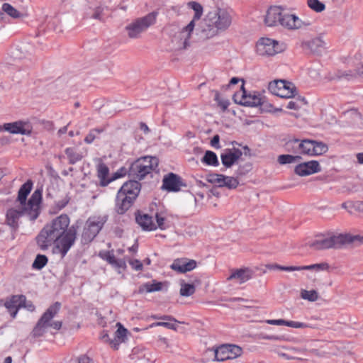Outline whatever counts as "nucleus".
I'll list each match as a JSON object with an SVG mask.
<instances>
[{"label": "nucleus", "instance_id": "1", "mask_svg": "<svg viewBox=\"0 0 363 363\" xmlns=\"http://www.w3.org/2000/svg\"><path fill=\"white\" fill-rule=\"evenodd\" d=\"M69 216L62 214L46 224L36 237L38 247L45 251L55 245L62 257H65L74 244L77 233V226L72 225L69 228Z\"/></svg>", "mask_w": 363, "mask_h": 363}, {"label": "nucleus", "instance_id": "33", "mask_svg": "<svg viewBox=\"0 0 363 363\" xmlns=\"http://www.w3.org/2000/svg\"><path fill=\"white\" fill-rule=\"evenodd\" d=\"M65 152L69 160V163L71 164H76L83 157L82 154L73 147H67L65 150Z\"/></svg>", "mask_w": 363, "mask_h": 363}, {"label": "nucleus", "instance_id": "63", "mask_svg": "<svg viewBox=\"0 0 363 363\" xmlns=\"http://www.w3.org/2000/svg\"><path fill=\"white\" fill-rule=\"evenodd\" d=\"M67 131V125H65L58 130L57 134L60 136L65 133H66Z\"/></svg>", "mask_w": 363, "mask_h": 363}, {"label": "nucleus", "instance_id": "61", "mask_svg": "<svg viewBox=\"0 0 363 363\" xmlns=\"http://www.w3.org/2000/svg\"><path fill=\"white\" fill-rule=\"evenodd\" d=\"M140 130H143L145 134L148 133L150 132V129L146 123L141 122L140 123Z\"/></svg>", "mask_w": 363, "mask_h": 363}, {"label": "nucleus", "instance_id": "56", "mask_svg": "<svg viewBox=\"0 0 363 363\" xmlns=\"http://www.w3.org/2000/svg\"><path fill=\"white\" fill-rule=\"evenodd\" d=\"M298 143H297L298 155H304L306 139H304V140L298 139Z\"/></svg>", "mask_w": 363, "mask_h": 363}, {"label": "nucleus", "instance_id": "39", "mask_svg": "<svg viewBox=\"0 0 363 363\" xmlns=\"http://www.w3.org/2000/svg\"><path fill=\"white\" fill-rule=\"evenodd\" d=\"M2 10L14 18H17L21 16V13L8 3L3 4Z\"/></svg>", "mask_w": 363, "mask_h": 363}, {"label": "nucleus", "instance_id": "26", "mask_svg": "<svg viewBox=\"0 0 363 363\" xmlns=\"http://www.w3.org/2000/svg\"><path fill=\"white\" fill-rule=\"evenodd\" d=\"M134 201L133 200H130L127 196H124V194L118 191L116 198L115 210L118 214H123L132 206Z\"/></svg>", "mask_w": 363, "mask_h": 363}, {"label": "nucleus", "instance_id": "32", "mask_svg": "<svg viewBox=\"0 0 363 363\" xmlns=\"http://www.w3.org/2000/svg\"><path fill=\"white\" fill-rule=\"evenodd\" d=\"M329 269L330 265L327 262L316 263L304 266H295V271L313 270L318 272L321 271H328Z\"/></svg>", "mask_w": 363, "mask_h": 363}, {"label": "nucleus", "instance_id": "59", "mask_svg": "<svg viewBox=\"0 0 363 363\" xmlns=\"http://www.w3.org/2000/svg\"><path fill=\"white\" fill-rule=\"evenodd\" d=\"M78 363H93V360L86 355H82L78 358Z\"/></svg>", "mask_w": 363, "mask_h": 363}, {"label": "nucleus", "instance_id": "45", "mask_svg": "<svg viewBox=\"0 0 363 363\" xmlns=\"http://www.w3.org/2000/svg\"><path fill=\"white\" fill-rule=\"evenodd\" d=\"M297 143H298V141L296 138L289 140L285 144L286 150L289 152L298 154Z\"/></svg>", "mask_w": 363, "mask_h": 363}, {"label": "nucleus", "instance_id": "31", "mask_svg": "<svg viewBox=\"0 0 363 363\" xmlns=\"http://www.w3.org/2000/svg\"><path fill=\"white\" fill-rule=\"evenodd\" d=\"M109 169L104 163H100L97 166V177L100 180V185L106 186L112 182L108 177Z\"/></svg>", "mask_w": 363, "mask_h": 363}, {"label": "nucleus", "instance_id": "34", "mask_svg": "<svg viewBox=\"0 0 363 363\" xmlns=\"http://www.w3.org/2000/svg\"><path fill=\"white\" fill-rule=\"evenodd\" d=\"M201 162L212 167H218L219 161L216 154L211 150H207L201 159Z\"/></svg>", "mask_w": 363, "mask_h": 363}, {"label": "nucleus", "instance_id": "29", "mask_svg": "<svg viewBox=\"0 0 363 363\" xmlns=\"http://www.w3.org/2000/svg\"><path fill=\"white\" fill-rule=\"evenodd\" d=\"M305 46L313 53L320 55L325 49V43L320 37H318L306 42Z\"/></svg>", "mask_w": 363, "mask_h": 363}, {"label": "nucleus", "instance_id": "2", "mask_svg": "<svg viewBox=\"0 0 363 363\" xmlns=\"http://www.w3.org/2000/svg\"><path fill=\"white\" fill-rule=\"evenodd\" d=\"M42 201V190L37 189L32 194L26 206L14 203V206L9 208L6 213V223L11 228L18 227L19 219L26 216L30 220H35L40 214V204Z\"/></svg>", "mask_w": 363, "mask_h": 363}, {"label": "nucleus", "instance_id": "30", "mask_svg": "<svg viewBox=\"0 0 363 363\" xmlns=\"http://www.w3.org/2000/svg\"><path fill=\"white\" fill-rule=\"evenodd\" d=\"M252 277V272L248 268L237 269L232 272L228 278V280L237 279L238 282L242 284L250 280Z\"/></svg>", "mask_w": 363, "mask_h": 363}, {"label": "nucleus", "instance_id": "25", "mask_svg": "<svg viewBox=\"0 0 363 363\" xmlns=\"http://www.w3.org/2000/svg\"><path fill=\"white\" fill-rule=\"evenodd\" d=\"M357 78H363V64L361 68H358L355 71L352 70H338L333 77H331V79H345L347 81L354 80Z\"/></svg>", "mask_w": 363, "mask_h": 363}, {"label": "nucleus", "instance_id": "49", "mask_svg": "<svg viewBox=\"0 0 363 363\" xmlns=\"http://www.w3.org/2000/svg\"><path fill=\"white\" fill-rule=\"evenodd\" d=\"M215 101H217L218 106L223 110H225L230 104V102L228 99H220V94L218 91L216 93L215 95Z\"/></svg>", "mask_w": 363, "mask_h": 363}, {"label": "nucleus", "instance_id": "52", "mask_svg": "<svg viewBox=\"0 0 363 363\" xmlns=\"http://www.w3.org/2000/svg\"><path fill=\"white\" fill-rule=\"evenodd\" d=\"M155 218H156V222H157V223H155L156 225H157V228H160V229H164L165 228V226H164L165 218H164V217H163L160 213H157L155 215Z\"/></svg>", "mask_w": 363, "mask_h": 363}, {"label": "nucleus", "instance_id": "18", "mask_svg": "<svg viewBox=\"0 0 363 363\" xmlns=\"http://www.w3.org/2000/svg\"><path fill=\"white\" fill-rule=\"evenodd\" d=\"M242 155V152L240 149L227 148L220 155L221 162L225 168H230L238 162Z\"/></svg>", "mask_w": 363, "mask_h": 363}, {"label": "nucleus", "instance_id": "35", "mask_svg": "<svg viewBox=\"0 0 363 363\" xmlns=\"http://www.w3.org/2000/svg\"><path fill=\"white\" fill-rule=\"evenodd\" d=\"M340 238L342 240V247L346 244L353 243L356 242H359L360 243L363 242V236L359 235H353L348 233H340Z\"/></svg>", "mask_w": 363, "mask_h": 363}, {"label": "nucleus", "instance_id": "4", "mask_svg": "<svg viewBox=\"0 0 363 363\" xmlns=\"http://www.w3.org/2000/svg\"><path fill=\"white\" fill-rule=\"evenodd\" d=\"M159 159L157 157L145 156L134 161L128 170L129 176L142 180L148 175L152 177L154 173H157Z\"/></svg>", "mask_w": 363, "mask_h": 363}, {"label": "nucleus", "instance_id": "54", "mask_svg": "<svg viewBox=\"0 0 363 363\" xmlns=\"http://www.w3.org/2000/svg\"><path fill=\"white\" fill-rule=\"evenodd\" d=\"M266 323L272 325H286V320L284 319H269L266 320Z\"/></svg>", "mask_w": 363, "mask_h": 363}, {"label": "nucleus", "instance_id": "11", "mask_svg": "<svg viewBox=\"0 0 363 363\" xmlns=\"http://www.w3.org/2000/svg\"><path fill=\"white\" fill-rule=\"evenodd\" d=\"M286 49V45L269 38H261L257 43L256 51L259 55L270 57L281 53Z\"/></svg>", "mask_w": 363, "mask_h": 363}, {"label": "nucleus", "instance_id": "58", "mask_svg": "<svg viewBox=\"0 0 363 363\" xmlns=\"http://www.w3.org/2000/svg\"><path fill=\"white\" fill-rule=\"evenodd\" d=\"M286 108L291 110H298L300 108L298 104L294 101H290L286 105Z\"/></svg>", "mask_w": 363, "mask_h": 363}, {"label": "nucleus", "instance_id": "7", "mask_svg": "<svg viewBox=\"0 0 363 363\" xmlns=\"http://www.w3.org/2000/svg\"><path fill=\"white\" fill-rule=\"evenodd\" d=\"M232 20V10L225 8H217L210 11L207 16L208 26L220 31L227 30L230 26Z\"/></svg>", "mask_w": 363, "mask_h": 363}, {"label": "nucleus", "instance_id": "12", "mask_svg": "<svg viewBox=\"0 0 363 363\" xmlns=\"http://www.w3.org/2000/svg\"><path fill=\"white\" fill-rule=\"evenodd\" d=\"M268 89L272 94L281 98H292L296 94V89L294 84L281 79L271 82Z\"/></svg>", "mask_w": 363, "mask_h": 363}, {"label": "nucleus", "instance_id": "10", "mask_svg": "<svg viewBox=\"0 0 363 363\" xmlns=\"http://www.w3.org/2000/svg\"><path fill=\"white\" fill-rule=\"evenodd\" d=\"M106 218L104 216H93L88 218L82 233V242H91L104 227Z\"/></svg>", "mask_w": 363, "mask_h": 363}, {"label": "nucleus", "instance_id": "64", "mask_svg": "<svg viewBox=\"0 0 363 363\" xmlns=\"http://www.w3.org/2000/svg\"><path fill=\"white\" fill-rule=\"evenodd\" d=\"M357 158L359 164H363V152L358 153L357 155Z\"/></svg>", "mask_w": 363, "mask_h": 363}, {"label": "nucleus", "instance_id": "57", "mask_svg": "<svg viewBox=\"0 0 363 363\" xmlns=\"http://www.w3.org/2000/svg\"><path fill=\"white\" fill-rule=\"evenodd\" d=\"M220 137L218 135H216L213 137L211 140V145L215 148H220L219 145Z\"/></svg>", "mask_w": 363, "mask_h": 363}, {"label": "nucleus", "instance_id": "14", "mask_svg": "<svg viewBox=\"0 0 363 363\" xmlns=\"http://www.w3.org/2000/svg\"><path fill=\"white\" fill-rule=\"evenodd\" d=\"M5 131L11 134H21L23 135H30L32 133L33 127L28 121H16L11 123H4Z\"/></svg>", "mask_w": 363, "mask_h": 363}, {"label": "nucleus", "instance_id": "27", "mask_svg": "<svg viewBox=\"0 0 363 363\" xmlns=\"http://www.w3.org/2000/svg\"><path fill=\"white\" fill-rule=\"evenodd\" d=\"M32 188L33 182L30 179H28L20 187L15 203L21 204L23 206H26L28 203V202H26L27 196L31 191Z\"/></svg>", "mask_w": 363, "mask_h": 363}, {"label": "nucleus", "instance_id": "40", "mask_svg": "<svg viewBox=\"0 0 363 363\" xmlns=\"http://www.w3.org/2000/svg\"><path fill=\"white\" fill-rule=\"evenodd\" d=\"M195 292V286L191 284H182L180 294L182 296H190Z\"/></svg>", "mask_w": 363, "mask_h": 363}, {"label": "nucleus", "instance_id": "13", "mask_svg": "<svg viewBox=\"0 0 363 363\" xmlns=\"http://www.w3.org/2000/svg\"><path fill=\"white\" fill-rule=\"evenodd\" d=\"M215 360L223 362L233 359L242 354V348L236 345L224 344L216 347L214 350Z\"/></svg>", "mask_w": 363, "mask_h": 363}, {"label": "nucleus", "instance_id": "5", "mask_svg": "<svg viewBox=\"0 0 363 363\" xmlns=\"http://www.w3.org/2000/svg\"><path fill=\"white\" fill-rule=\"evenodd\" d=\"M187 6L195 13L189 24L182 29L177 36L174 38L173 41L177 42L178 49H186L189 45V39L195 27V21L199 20L203 15V6L199 2L189 1Z\"/></svg>", "mask_w": 363, "mask_h": 363}, {"label": "nucleus", "instance_id": "41", "mask_svg": "<svg viewBox=\"0 0 363 363\" xmlns=\"http://www.w3.org/2000/svg\"><path fill=\"white\" fill-rule=\"evenodd\" d=\"M307 3L308 6L316 12H321L325 8V4L319 0H308Z\"/></svg>", "mask_w": 363, "mask_h": 363}, {"label": "nucleus", "instance_id": "48", "mask_svg": "<svg viewBox=\"0 0 363 363\" xmlns=\"http://www.w3.org/2000/svg\"><path fill=\"white\" fill-rule=\"evenodd\" d=\"M286 326L294 328H306L310 327L307 323L293 320H286Z\"/></svg>", "mask_w": 363, "mask_h": 363}, {"label": "nucleus", "instance_id": "47", "mask_svg": "<svg viewBox=\"0 0 363 363\" xmlns=\"http://www.w3.org/2000/svg\"><path fill=\"white\" fill-rule=\"evenodd\" d=\"M104 340H106V341H108L111 347H113L114 350H118L119 345L123 342V340L121 339H118L114 336V338L113 340H110L108 337V335L107 334L104 335L102 337Z\"/></svg>", "mask_w": 363, "mask_h": 363}, {"label": "nucleus", "instance_id": "16", "mask_svg": "<svg viewBox=\"0 0 363 363\" xmlns=\"http://www.w3.org/2000/svg\"><path fill=\"white\" fill-rule=\"evenodd\" d=\"M182 178L174 173H169L165 175L162 180V189L169 192H177L182 186H184Z\"/></svg>", "mask_w": 363, "mask_h": 363}, {"label": "nucleus", "instance_id": "20", "mask_svg": "<svg viewBox=\"0 0 363 363\" xmlns=\"http://www.w3.org/2000/svg\"><path fill=\"white\" fill-rule=\"evenodd\" d=\"M99 256L110 264L118 274H121L127 267L125 259H116L112 251L100 252Z\"/></svg>", "mask_w": 363, "mask_h": 363}, {"label": "nucleus", "instance_id": "37", "mask_svg": "<svg viewBox=\"0 0 363 363\" xmlns=\"http://www.w3.org/2000/svg\"><path fill=\"white\" fill-rule=\"evenodd\" d=\"M301 157L299 155H281L278 157L277 161L280 164H287L299 162Z\"/></svg>", "mask_w": 363, "mask_h": 363}, {"label": "nucleus", "instance_id": "3", "mask_svg": "<svg viewBox=\"0 0 363 363\" xmlns=\"http://www.w3.org/2000/svg\"><path fill=\"white\" fill-rule=\"evenodd\" d=\"M268 27L281 26L287 30H298L310 25L302 21L296 14L281 6H271L268 8L264 19Z\"/></svg>", "mask_w": 363, "mask_h": 363}, {"label": "nucleus", "instance_id": "44", "mask_svg": "<svg viewBox=\"0 0 363 363\" xmlns=\"http://www.w3.org/2000/svg\"><path fill=\"white\" fill-rule=\"evenodd\" d=\"M118 329L115 332L114 336L118 339H121L123 342H125L128 333V330L125 328L121 323H117Z\"/></svg>", "mask_w": 363, "mask_h": 363}, {"label": "nucleus", "instance_id": "22", "mask_svg": "<svg viewBox=\"0 0 363 363\" xmlns=\"http://www.w3.org/2000/svg\"><path fill=\"white\" fill-rule=\"evenodd\" d=\"M242 85V93L240 104L245 106L255 107L262 104V96L259 92H252L247 94Z\"/></svg>", "mask_w": 363, "mask_h": 363}, {"label": "nucleus", "instance_id": "62", "mask_svg": "<svg viewBox=\"0 0 363 363\" xmlns=\"http://www.w3.org/2000/svg\"><path fill=\"white\" fill-rule=\"evenodd\" d=\"M160 320L165 321H173L174 323L177 322V320L171 315H161Z\"/></svg>", "mask_w": 363, "mask_h": 363}, {"label": "nucleus", "instance_id": "38", "mask_svg": "<svg viewBox=\"0 0 363 363\" xmlns=\"http://www.w3.org/2000/svg\"><path fill=\"white\" fill-rule=\"evenodd\" d=\"M105 130V128H96L91 129L89 133L84 138V142L86 144H91L94 142V140L97 137V135L103 133Z\"/></svg>", "mask_w": 363, "mask_h": 363}, {"label": "nucleus", "instance_id": "21", "mask_svg": "<svg viewBox=\"0 0 363 363\" xmlns=\"http://www.w3.org/2000/svg\"><path fill=\"white\" fill-rule=\"evenodd\" d=\"M24 301V295H13L6 300L4 303V306L8 310L11 316L13 318H15L18 314L19 309L21 308V304Z\"/></svg>", "mask_w": 363, "mask_h": 363}, {"label": "nucleus", "instance_id": "15", "mask_svg": "<svg viewBox=\"0 0 363 363\" xmlns=\"http://www.w3.org/2000/svg\"><path fill=\"white\" fill-rule=\"evenodd\" d=\"M328 150V145L321 141L306 139L304 155L310 157L320 156Z\"/></svg>", "mask_w": 363, "mask_h": 363}, {"label": "nucleus", "instance_id": "36", "mask_svg": "<svg viewBox=\"0 0 363 363\" xmlns=\"http://www.w3.org/2000/svg\"><path fill=\"white\" fill-rule=\"evenodd\" d=\"M48 262V258L46 255L38 254L36 255L33 264L32 268L35 270L42 269Z\"/></svg>", "mask_w": 363, "mask_h": 363}, {"label": "nucleus", "instance_id": "19", "mask_svg": "<svg viewBox=\"0 0 363 363\" xmlns=\"http://www.w3.org/2000/svg\"><path fill=\"white\" fill-rule=\"evenodd\" d=\"M141 189V184L135 180L125 182L118 191L127 196L130 200L135 201Z\"/></svg>", "mask_w": 363, "mask_h": 363}, {"label": "nucleus", "instance_id": "6", "mask_svg": "<svg viewBox=\"0 0 363 363\" xmlns=\"http://www.w3.org/2000/svg\"><path fill=\"white\" fill-rule=\"evenodd\" d=\"M60 306L61 304L59 302H55L46 310L33 328V334L35 337L43 335L45 333L46 328L49 327L56 330H59L62 328V321L51 322V320L58 313Z\"/></svg>", "mask_w": 363, "mask_h": 363}, {"label": "nucleus", "instance_id": "28", "mask_svg": "<svg viewBox=\"0 0 363 363\" xmlns=\"http://www.w3.org/2000/svg\"><path fill=\"white\" fill-rule=\"evenodd\" d=\"M137 223L144 230L152 231L157 229L156 224L153 222L152 217L147 214H138L135 217Z\"/></svg>", "mask_w": 363, "mask_h": 363}, {"label": "nucleus", "instance_id": "46", "mask_svg": "<svg viewBox=\"0 0 363 363\" xmlns=\"http://www.w3.org/2000/svg\"><path fill=\"white\" fill-rule=\"evenodd\" d=\"M266 268L270 270H282L286 272H294L295 271V266H281L277 264H269L266 265Z\"/></svg>", "mask_w": 363, "mask_h": 363}, {"label": "nucleus", "instance_id": "51", "mask_svg": "<svg viewBox=\"0 0 363 363\" xmlns=\"http://www.w3.org/2000/svg\"><path fill=\"white\" fill-rule=\"evenodd\" d=\"M126 169L125 167H121L111 177V180L113 182L118 178L123 177L126 174Z\"/></svg>", "mask_w": 363, "mask_h": 363}, {"label": "nucleus", "instance_id": "23", "mask_svg": "<svg viewBox=\"0 0 363 363\" xmlns=\"http://www.w3.org/2000/svg\"><path fill=\"white\" fill-rule=\"evenodd\" d=\"M211 181L216 183L219 187H227L230 189H235L239 184L237 178L220 174H213Z\"/></svg>", "mask_w": 363, "mask_h": 363}, {"label": "nucleus", "instance_id": "60", "mask_svg": "<svg viewBox=\"0 0 363 363\" xmlns=\"http://www.w3.org/2000/svg\"><path fill=\"white\" fill-rule=\"evenodd\" d=\"M101 13H102V9L100 7L97 8L96 9V11H94V14L92 15V18H94V19L100 20L101 19Z\"/></svg>", "mask_w": 363, "mask_h": 363}, {"label": "nucleus", "instance_id": "24", "mask_svg": "<svg viewBox=\"0 0 363 363\" xmlns=\"http://www.w3.org/2000/svg\"><path fill=\"white\" fill-rule=\"evenodd\" d=\"M170 267L176 272L185 273L195 269L196 267V262L186 258L177 259L173 262Z\"/></svg>", "mask_w": 363, "mask_h": 363}, {"label": "nucleus", "instance_id": "42", "mask_svg": "<svg viewBox=\"0 0 363 363\" xmlns=\"http://www.w3.org/2000/svg\"><path fill=\"white\" fill-rule=\"evenodd\" d=\"M301 297L305 300H308L310 301H315L318 299V295L317 291L315 290L307 291L303 290L301 291Z\"/></svg>", "mask_w": 363, "mask_h": 363}, {"label": "nucleus", "instance_id": "50", "mask_svg": "<svg viewBox=\"0 0 363 363\" xmlns=\"http://www.w3.org/2000/svg\"><path fill=\"white\" fill-rule=\"evenodd\" d=\"M129 264L134 270L140 271L143 269V263L139 259H130Z\"/></svg>", "mask_w": 363, "mask_h": 363}, {"label": "nucleus", "instance_id": "55", "mask_svg": "<svg viewBox=\"0 0 363 363\" xmlns=\"http://www.w3.org/2000/svg\"><path fill=\"white\" fill-rule=\"evenodd\" d=\"M21 308H24L28 311L33 312L35 311V306L30 301H27L26 297L25 296V301L21 304Z\"/></svg>", "mask_w": 363, "mask_h": 363}, {"label": "nucleus", "instance_id": "53", "mask_svg": "<svg viewBox=\"0 0 363 363\" xmlns=\"http://www.w3.org/2000/svg\"><path fill=\"white\" fill-rule=\"evenodd\" d=\"M160 326L174 330L177 329V324L173 321H160Z\"/></svg>", "mask_w": 363, "mask_h": 363}, {"label": "nucleus", "instance_id": "17", "mask_svg": "<svg viewBox=\"0 0 363 363\" xmlns=\"http://www.w3.org/2000/svg\"><path fill=\"white\" fill-rule=\"evenodd\" d=\"M321 167L316 160H311L297 164L294 168V172L300 177H306L320 172Z\"/></svg>", "mask_w": 363, "mask_h": 363}, {"label": "nucleus", "instance_id": "9", "mask_svg": "<svg viewBox=\"0 0 363 363\" xmlns=\"http://www.w3.org/2000/svg\"><path fill=\"white\" fill-rule=\"evenodd\" d=\"M157 13L152 12L142 18H137L128 24L125 29L128 35L130 38H138L140 34L145 31L150 26L156 21Z\"/></svg>", "mask_w": 363, "mask_h": 363}, {"label": "nucleus", "instance_id": "8", "mask_svg": "<svg viewBox=\"0 0 363 363\" xmlns=\"http://www.w3.org/2000/svg\"><path fill=\"white\" fill-rule=\"evenodd\" d=\"M341 242L340 233H328L317 235L315 239L308 243V245L315 250H325L330 248L342 247Z\"/></svg>", "mask_w": 363, "mask_h": 363}, {"label": "nucleus", "instance_id": "43", "mask_svg": "<svg viewBox=\"0 0 363 363\" xmlns=\"http://www.w3.org/2000/svg\"><path fill=\"white\" fill-rule=\"evenodd\" d=\"M144 287L145 291L148 293L159 291L162 290V284L161 282L153 281L152 283H146Z\"/></svg>", "mask_w": 363, "mask_h": 363}]
</instances>
